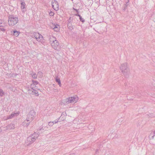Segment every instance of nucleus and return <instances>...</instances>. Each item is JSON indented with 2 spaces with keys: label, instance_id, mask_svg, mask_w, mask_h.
Returning a JSON list of instances; mask_svg holds the SVG:
<instances>
[{
  "label": "nucleus",
  "instance_id": "nucleus-8",
  "mask_svg": "<svg viewBox=\"0 0 155 155\" xmlns=\"http://www.w3.org/2000/svg\"><path fill=\"white\" fill-rule=\"evenodd\" d=\"M15 128V125L14 124L11 123L8 124L7 126L4 127L3 130L4 131H10L12 130H13Z\"/></svg>",
  "mask_w": 155,
  "mask_h": 155
},
{
  "label": "nucleus",
  "instance_id": "nucleus-21",
  "mask_svg": "<svg viewBox=\"0 0 155 155\" xmlns=\"http://www.w3.org/2000/svg\"><path fill=\"white\" fill-rule=\"evenodd\" d=\"M5 94V93L2 89H0V96L2 97Z\"/></svg>",
  "mask_w": 155,
  "mask_h": 155
},
{
  "label": "nucleus",
  "instance_id": "nucleus-20",
  "mask_svg": "<svg viewBox=\"0 0 155 155\" xmlns=\"http://www.w3.org/2000/svg\"><path fill=\"white\" fill-rule=\"evenodd\" d=\"M31 75L32 77L33 78L35 79L37 78V75L35 73L33 72L31 74Z\"/></svg>",
  "mask_w": 155,
  "mask_h": 155
},
{
  "label": "nucleus",
  "instance_id": "nucleus-27",
  "mask_svg": "<svg viewBox=\"0 0 155 155\" xmlns=\"http://www.w3.org/2000/svg\"><path fill=\"white\" fill-rule=\"evenodd\" d=\"M53 125V123L52 122H50L48 123V125L50 126H52Z\"/></svg>",
  "mask_w": 155,
  "mask_h": 155
},
{
  "label": "nucleus",
  "instance_id": "nucleus-25",
  "mask_svg": "<svg viewBox=\"0 0 155 155\" xmlns=\"http://www.w3.org/2000/svg\"><path fill=\"white\" fill-rule=\"evenodd\" d=\"M68 28L70 30H72L73 29V27L72 26V25L71 24H70L69 25H68Z\"/></svg>",
  "mask_w": 155,
  "mask_h": 155
},
{
  "label": "nucleus",
  "instance_id": "nucleus-15",
  "mask_svg": "<svg viewBox=\"0 0 155 155\" xmlns=\"http://www.w3.org/2000/svg\"><path fill=\"white\" fill-rule=\"evenodd\" d=\"M54 27L53 28L54 31H58L59 30V25H53Z\"/></svg>",
  "mask_w": 155,
  "mask_h": 155
},
{
  "label": "nucleus",
  "instance_id": "nucleus-6",
  "mask_svg": "<svg viewBox=\"0 0 155 155\" xmlns=\"http://www.w3.org/2000/svg\"><path fill=\"white\" fill-rule=\"evenodd\" d=\"M33 37L35 38L37 41L40 42L43 44L45 42L42 35L38 33H34Z\"/></svg>",
  "mask_w": 155,
  "mask_h": 155
},
{
  "label": "nucleus",
  "instance_id": "nucleus-33",
  "mask_svg": "<svg viewBox=\"0 0 155 155\" xmlns=\"http://www.w3.org/2000/svg\"><path fill=\"white\" fill-rule=\"evenodd\" d=\"M128 2H127V4L128 3Z\"/></svg>",
  "mask_w": 155,
  "mask_h": 155
},
{
  "label": "nucleus",
  "instance_id": "nucleus-16",
  "mask_svg": "<svg viewBox=\"0 0 155 155\" xmlns=\"http://www.w3.org/2000/svg\"><path fill=\"white\" fill-rule=\"evenodd\" d=\"M155 136V130L151 132L150 134L149 138L150 139H153L154 137Z\"/></svg>",
  "mask_w": 155,
  "mask_h": 155
},
{
  "label": "nucleus",
  "instance_id": "nucleus-4",
  "mask_svg": "<svg viewBox=\"0 0 155 155\" xmlns=\"http://www.w3.org/2000/svg\"><path fill=\"white\" fill-rule=\"evenodd\" d=\"M78 100V98L77 96L69 97L67 98L64 102L66 104H68L70 103L74 104L76 103Z\"/></svg>",
  "mask_w": 155,
  "mask_h": 155
},
{
  "label": "nucleus",
  "instance_id": "nucleus-11",
  "mask_svg": "<svg viewBox=\"0 0 155 155\" xmlns=\"http://www.w3.org/2000/svg\"><path fill=\"white\" fill-rule=\"evenodd\" d=\"M51 3L53 8L55 11H58L59 9L58 2L55 0H52Z\"/></svg>",
  "mask_w": 155,
  "mask_h": 155
},
{
  "label": "nucleus",
  "instance_id": "nucleus-31",
  "mask_svg": "<svg viewBox=\"0 0 155 155\" xmlns=\"http://www.w3.org/2000/svg\"><path fill=\"white\" fill-rule=\"evenodd\" d=\"M2 21H3L2 20H0V26H1V24H2Z\"/></svg>",
  "mask_w": 155,
  "mask_h": 155
},
{
  "label": "nucleus",
  "instance_id": "nucleus-14",
  "mask_svg": "<svg viewBox=\"0 0 155 155\" xmlns=\"http://www.w3.org/2000/svg\"><path fill=\"white\" fill-rule=\"evenodd\" d=\"M20 33V32L19 31H17L16 29L11 31V35L16 37L18 36Z\"/></svg>",
  "mask_w": 155,
  "mask_h": 155
},
{
  "label": "nucleus",
  "instance_id": "nucleus-32",
  "mask_svg": "<svg viewBox=\"0 0 155 155\" xmlns=\"http://www.w3.org/2000/svg\"><path fill=\"white\" fill-rule=\"evenodd\" d=\"M74 10H76L77 12V11H77V9H74Z\"/></svg>",
  "mask_w": 155,
  "mask_h": 155
},
{
  "label": "nucleus",
  "instance_id": "nucleus-24",
  "mask_svg": "<svg viewBox=\"0 0 155 155\" xmlns=\"http://www.w3.org/2000/svg\"><path fill=\"white\" fill-rule=\"evenodd\" d=\"M6 28H7L3 27H0V30L4 32L6 31Z\"/></svg>",
  "mask_w": 155,
  "mask_h": 155
},
{
  "label": "nucleus",
  "instance_id": "nucleus-12",
  "mask_svg": "<svg viewBox=\"0 0 155 155\" xmlns=\"http://www.w3.org/2000/svg\"><path fill=\"white\" fill-rule=\"evenodd\" d=\"M39 88L34 89V90H31L30 89L28 90V92L29 94H35V95L38 96V95L39 94L37 90H38Z\"/></svg>",
  "mask_w": 155,
  "mask_h": 155
},
{
  "label": "nucleus",
  "instance_id": "nucleus-22",
  "mask_svg": "<svg viewBox=\"0 0 155 155\" xmlns=\"http://www.w3.org/2000/svg\"><path fill=\"white\" fill-rule=\"evenodd\" d=\"M37 76H38L39 77H41L43 76V74L40 71H39L37 74Z\"/></svg>",
  "mask_w": 155,
  "mask_h": 155
},
{
  "label": "nucleus",
  "instance_id": "nucleus-13",
  "mask_svg": "<svg viewBox=\"0 0 155 155\" xmlns=\"http://www.w3.org/2000/svg\"><path fill=\"white\" fill-rule=\"evenodd\" d=\"M31 121L27 117L26 119L22 123V125L24 127H28Z\"/></svg>",
  "mask_w": 155,
  "mask_h": 155
},
{
  "label": "nucleus",
  "instance_id": "nucleus-2",
  "mask_svg": "<svg viewBox=\"0 0 155 155\" xmlns=\"http://www.w3.org/2000/svg\"><path fill=\"white\" fill-rule=\"evenodd\" d=\"M49 40L52 47L54 49L57 50L59 45L58 41L56 40L55 37L51 36L49 38Z\"/></svg>",
  "mask_w": 155,
  "mask_h": 155
},
{
  "label": "nucleus",
  "instance_id": "nucleus-19",
  "mask_svg": "<svg viewBox=\"0 0 155 155\" xmlns=\"http://www.w3.org/2000/svg\"><path fill=\"white\" fill-rule=\"evenodd\" d=\"M55 81L57 82L58 83V84L60 87H61V83L60 78H59L58 77H56L55 78Z\"/></svg>",
  "mask_w": 155,
  "mask_h": 155
},
{
  "label": "nucleus",
  "instance_id": "nucleus-29",
  "mask_svg": "<svg viewBox=\"0 0 155 155\" xmlns=\"http://www.w3.org/2000/svg\"><path fill=\"white\" fill-rule=\"evenodd\" d=\"M58 122V120H57L56 121H54L53 122H52L53 123V124H56Z\"/></svg>",
  "mask_w": 155,
  "mask_h": 155
},
{
  "label": "nucleus",
  "instance_id": "nucleus-28",
  "mask_svg": "<svg viewBox=\"0 0 155 155\" xmlns=\"http://www.w3.org/2000/svg\"><path fill=\"white\" fill-rule=\"evenodd\" d=\"M49 15L50 16H53L54 15V13L52 12H51L49 13Z\"/></svg>",
  "mask_w": 155,
  "mask_h": 155
},
{
  "label": "nucleus",
  "instance_id": "nucleus-23",
  "mask_svg": "<svg viewBox=\"0 0 155 155\" xmlns=\"http://www.w3.org/2000/svg\"><path fill=\"white\" fill-rule=\"evenodd\" d=\"M72 21V19H71V18L68 20V25H69L71 24V22Z\"/></svg>",
  "mask_w": 155,
  "mask_h": 155
},
{
  "label": "nucleus",
  "instance_id": "nucleus-30",
  "mask_svg": "<svg viewBox=\"0 0 155 155\" xmlns=\"http://www.w3.org/2000/svg\"><path fill=\"white\" fill-rule=\"evenodd\" d=\"M75 15L77 16H79V17L81 16L80 15H79V14H76Z\"/></svg>",
  "mask_w": 155,
  "mask_h": 155
},
{
  "label": "nucleus",
  "instance_id": "nucleus-10",
  "mask_svg": "<svg viewBox=\"0 0 155 155\" xmlns=\"http://www.w3.org/2000/svg\"><path fill=\"white\" fill-rule=\"evenodd\" d=\"M32 84H31L30 86V88L31 90H32L34 89H38V81H35L34 80L32 81Z\"/></svg>",
  "mask_w": 155,
  "mask_h": 155
},
{
  "label": "nucleus",
  "instance_id": "nucleus-17",
  "mask_svg": "<svg viewBox=\"0 0 155 155\" xmlns=\"http://www.w3.org/2000/svg\"><path fill=\"white\" fill-rule=\"evenodd\" d=\"M25 2H22L21 3V8L22 9V11L23 12H24L25 11L24 9L25 8Z\"/></svg>",
  "mask_w": 155,
  "mask_h": 155
},
{
  "label": "nucleus",
  "instance_id": "nucleus-18",
  "mask_svg": "<svg viewBox=\"0 0 155 155\" xmlns=\"http://www.w3.org/2000/svg\"><path fill=\"white\" fill-rule=\"evenodd\" d=\"M1 25V26H0V27L7 28L8 26L6 22L3 21H2Z\"/></svg>",
  "mask_w": 155,
  "mask_h": 155
},
{
  "label": "nucleus",
  "instance_id": "nucleus-5",
  "mask_svg": "<svg viewBox=\"0 0 155 155\" xmlns=\"http://www.w3.org/2000/svg\"><path fill=\"white\" fill-rule=\"evenodd\" d=\"M120 69L123 74L126 76L129 74V69L127 67V64L126 63L122 64L120 67Z\"/></svg>",
  "mask_w": 155,
  "mask_h": 155
},
{
  "label": "nucleus",
  "instance_id": "nucleus-7",
  "mask_svg": "<svg viewBox=\"0 0 155 155\" xmlns=\"http://www.w3.org/2000/svg\"><path fill=\"white\" fill-rule=\"evenodd\" d=\"M19 113L18 112H12L11 114L6 117H5L3 119L5 120L12 119L17 116L19 115Z\"/></svg>",
  "mask_w": 155,
  "mask_h": 155
},
{
  "label": "nucleus",
  "instance_id": "nucleus-26",
  "mask_svg": "<svg viewBox=\"0 0 155 155\" xmlns=\"http://www.w3.org/2000/svg\"><path fill=\"white\" fill-rule=\"evenodd\" d=\"M79 19L80 21L82 22H84V19L81 17V16L79 17Z\"/></svg>",
  "mask_w": 155,
  "mask_h": 155
},
{
  "label": "nucleus",
  "instance_id": "nucleus-3",
  "mask_svg": "<svg viewBox=\"0 0 155 155\" xmlns=\"http://www.w3.org/2000/svg\"><path fill=\"white\" fill-rule=\"evenodd\" d=\"M18 21V18L13 16L10 15L8 17V24L10 26H13L16 25Z\"/></svg>",
  "mask_w": 155,
  "mask_h": 155
},
{
  "label": "nucleus",
  "instance_id": "nucleus-9",
  "mask_svg": "<svg viewBox=\"0 0 155 155\" xmlns=\"http://www.w3.org/2000/svg\"><path fill=\"white\" fill-rule=\"evenodd\" d=\"M35 115V112L34 110H30L28 114L27 117L31 121L34 119Z\"/></svg>",
  "mask_w": 155,
  "mask_h": 155
},
{
  "label": "nucleus",
  "instance_id": "nucleus-1",
  "mask_svg": "<svg viewBox=\"0 0 155 155\" xmlns=\"http://www.w3.org/2000/svg\"><path fill=\"white\" fill-rule=\"evenodd\" d=\"M39 136V134L35 132L27 138V140L25 141L26 145H29L33 143L38 138Z\"/></svg>",
  "mask_w": 155,
  "mask_h": 155
}]
</instances>
